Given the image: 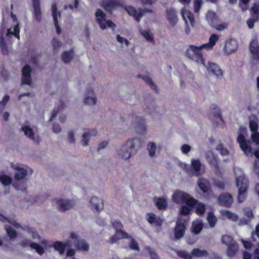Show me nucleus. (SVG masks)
Wrapping results in <instances>:
<instances>
[{"label": "nucleus", "mask_w": 259, "mask_h": 259, "mask_svg": "<svg viewBox=\"0 0 259 259\" xmlns=\"http://www.w3.org/2000/svg\"><path fill=\"white\" fill-rule=\"evenodd\" d=\"M205 48L200 46L190 45L185 51V55L187 58L195 62L197 64L205 66V58H204L203 50Z\"/></svg>", "instance_id": "nucleus-1"}, {"label": "nucleus", "mask_w": 259, "mask_h": 259, "mask_svg": "<svg viewBox=\"0 0 259 259\" xmlns=\"http://www.w3.org/2000/svg\"><path fill=\"white\" fill-rule=\"evenodd\" d=\"M172 199L177 204H185L189 206H195L197 200L183 191H176L172 194Z\"/></svg>", "instance_id": "nucleus-2"}, {"label": "nucleus", "mask_w": 259, "mask_h": 259, "mask_svg": "<svg viewBox=\"0 0 259 259\" xmlns=\"http://www.w3.org/2000/svg\"><path fill=\"white\" fill-rule=\"evenodd\" d=\"M236 184L238 188L237 200L238 202L242 203L246 199L248 180L244 175H241L236 178Z\"/></svg>", "instance_id": "nucleus-3"}, {"label": "nucleus", "mask_w": 259, "mask_h": 259, "mask_svg": "<svg viewBox=\"0 0 259 259\" xmlns=\"http://www.w3.org/2000/svg\"><path fill=\"white\" fill-rule=\"evenodd\" d=\"M188 221L179 217L176 221L173 233H174L175 239L178 240L185 235Z\"/></svg>", "instance_id": "nucleus-4"}, {"label": "nucleus", "mask_w": 259, "mask_h": 259, "mask_svg": "<svg viewBox=\"0 0 259 259\" xmlns=\"http://www.w3.org/2000/svg\"><path fill=\"white\" fill-rule=\"evenodd\" d=\"M96 21L100 25V28L105 30L107 26L114 28L116 27V25L111 20H106V15L102 11L98 9L96 12Z\"/></svg>", "instance_id": "nucleus-5"}, {"label": "nucleus", "mask_w": 259, "mask_h": 259, "mask_svg": "<svg viewBox=\"0 0 259 259\" xmlns=\"http://www.w3.org/2000/svg\"><path fill=\"white\" fill-rule=\"evenodd\" d=\"M124 10L127 12L130 16L134 17L137 22L140 21L141 18H142L145 13L151 12V10L148 8L144 9L140 8L138 10H137L134 7L130 5L124 7Z\"/></svg>", "instance_id": "nucleus-6"}, {"label": "nucleus", "mask_w": 259, "mask_h": 259, "mask_svg": "<svg viewBox=\"0 0 259 259\" xmlns=\"http://www.w3.org/2000/svg\"><path fill=\"white\" fill-rule=\"evenodd\" d=\"M136 140L137 139H132L127 140L126 144L123 145L121 149L118 151V155L121 156L122 158L126 160L130 158L135 148L134 141Z\"/></svg>", "instance_id": "nucleus-7"}, {"label": "nucleus", "mask_w": 259, "mask_h": 259, "mask_svg": "<svg viewBox=\"0 0 259 259\" xmlns=\"http://www.w3.org/2000/svg\"><path fill=\"white\" fill-rule=\"evenodd\" d=\"M124 1L123 0H104L102 2V7L106 11L111 13L116 7L124 8Z\"/></svg>", "instance_id": "nucleus-8"}, {"label": "nucleus", "mask_w": 259, "mask_h": 259, "mask_svg": "<svg viewBox=\"0 0 259 259\" xmlns=\"http://www.w3.org/2000/svg\"><path fill=\"white\" fill-rule=\"evenodd\" d=\"M201 163L198 159H193L191 161L190 166H186L185 170L189 175H195L197 177L201 176Z\"/></svg>", "instance_id": "nucleus-9"}, {"label": "nucleus", "mask_w": 259, "mask_h": 259, "mask_svg": "<svg viewBox=\"0 0 259 259\" xmlns=\"http://www.w3.org/2000/svg\"><path fill=\"white\" fill-rule=\"evenodd\" d=\"M70 238L75 240V246L79 250L83 251H88L89 249V245L84 240H79L78 239L77 236L74 233H71L70 235Z\"/></svg>", "instance_id": "nucleus-10"}, {"label": "nucleus", "mask_w": 259, "mask_h": 259, "mask_svg": "<svg viewBox=\"0 0 259 259\" xmlns=\"http://www.w3.org/2000/svg\"><path fill=\"white\" fill-rule=\"evenodd\" d=\"M233 202L232 196L230 193H222L218 197V202L221 206L230 207L231 206Z\"/></svg>", "instance_id": "nucleus-11"}, {"label": "nucleus", "mask_w": 259, "mask_h": 259, "mask_svg": "<svg viewBox=\"0 0 259 259\" xmlns=\"http://www.w3.org/2000/svg\"><path fill=\"white\" fill-rule=\"evenodd\" d=\"M51 10L54 24H55L56 29H57V34H60L61 33V29L60 27L59 23H58V18L60 17V13L57 9V5L56 3L52 4Z\"/></svg>", "instance_id": "nucleus-12"}, {"label": "nucleus", "mask_w": 259, "mask_h": 259, "mask_svg": "<svg viewBox=\"0 0 259 259\" xmlns=\"http://www.w3.org/2000/svg\"><path fill=\"white\" fill-rule=\"evenodd\" d=\"M206 159L211 167L214 169L215 172H220L219 160L218 157L212 153L206 155Z\"/></svg>", "instance_id": "nucleus-13"}, {"label": "nucleus", "mask_w": 259, "mask_h": 259, "mask_svg": "<svg viewBox=\"0 0 259 259\" xmlns=\"http://www.w3.org/2000/svg\"><path fill=\"white\" fill-rule=\"evenodd\" d=\"M238 143L239 144L240 147L245 154H249L252 151L251 147L248 144L245 140V138L242 134H239L237 139Z\"/></svg>", "instance_id": "nucleus-14"}, {"label": "nucleus", "mask_w": 259, "mask_h": 259, "mask_svg": "<svg viewBox=\"0 0 259 259\" xmlns=\"http://www.w3.org/2000/svg\"><path fill=\"white\" fill-rule=\"evenodd\" d=\"M53 246L56 250L59 251L60 254H63L65 251V248L71 247L72 244L69 240L66 241L65 243L57 241L53 243Z\"/></svg>", "instance_id": "nucleus-15"}, {"label": "nucleus", "mask_w": 259, "mask_h": 259, "mask_svg": "<svg viewBox=\"0 0 259 259\" xmlns=\"http://www.w3.org/2000/svg\"><path fill=\"white\" fill-rule=\"evenodd\" d=\"M249 51L253 56V59L255 60H259V45L256 39H252L250 41Z\"/></svg>", "instance_id": "nucleus-16"}, {"label": "nucleus", "mask_w": 259, "mask_h": 259, "mask_svg": "<svg viewBox=\"0 0 259 259\" xmlns=\"http://www.w3.org/2000/svg\"><path fill=\"white\" fill-rule=\"evenodd\" d=\"M32 3L33 7V19L37 22H40L41 21V11L40 8L39 0H32Z\"/></svg>", "instance_id": "nucleus-17"}, {"label": "nucleus", "mask_w": 259, "mask_h": 259, "mask_svg": "<svg viewBox=\"0 0 259 259\" xmlns=\"http://www.w3.org/2000/svg\"><path fill=\"white\" fill-rule=\"evenodd\" d=\"M181 15H182L183 19L184 20L187 25H188V22H189L191 27H194V25H195V19L194 18L193 13L191 11L188 10L183 9L181 11Z\"/></svg>", "instance_id": "nucleus-18"}, {"label": "nucleus", "mask_w": 259, "mask_h": 259, "mask_svg": "<svg viewBox=\"0 0 259 259\" xmlns=\"http://www.w3.org/2000/svg\"><path fill=\"white\" fill-rule=\"evenodd\" d=\"M146 218L147 221L151 225L158 227H160L161 225V219L160 218L157 217L153 212H148L147 213Z\"/></svg>", "instance_id": "nucleus-19"}, {"label": "nucleus", "mask_w": 259, "mask_h": 259, "mask_svg": "<svg viewBox=\"0 0 259 259\" xmlns=\"http://www.w3.org/2000/svg\"><path fill=\"white\" fill-rule=\"evenodd\" d=\"M90 203L91 204L92 209L96 210L100 212V210L104 208V203L102 199H100L96 197H92L90 198Z\"/></svg>", "instance_id": "nucleus-20"}, {"label": "nucleus", "mask_w": 259, "mask_h": 259, "mask_svg": "<svg viewBox=\"0 0 259 259\" xmlns=\"http://www.w3.org/2000/svg\"><path fill=\"white\" fill-rule=\"evenodd\" d=\"M238 48L237 42L236 40L231 39L226 41L225 51L227 54H230L235 52Z\"/></svg>", "instance_id": "nucleus-21"}, {"label": "nucleus", "mask_w": 259, "mask_h": 259, "mask_svg": "<svg viewBox=\"0 0 259 259\" xmlns=\"http://www.w3.org/2000/svg\"><path fill=\"white\" fill-rule=\"evenodd\" d=\"M203 228V223L201 219H197L193 221L192 225H191V231L194 234H198Z\"/></svg>", "instance_id": "nucleus-22"}, {"label": "nucleus", "mask_w": 259, "mask_h": 259, "mask_svg": "<svg viewBox=\"0 0 259 259\" xmlns=\"http://www.w3.org/2000/svg\"><path fill=\"white\" fill-rule=\"evenodd\" d=\"M112 227L116 230V235L121 234V238H128V234L124 231L122 230V225L119 221H115L112 222Z\"/></svg>", "instance_id": "nucleus-23"}, {"label": "nucleus", "mask_w": 259, "mask_h": 259, "mask_svg": "<svg viewBox=\"0 0 259 259\" xmlns=\"http://www.w3.org/2000/svg\"><path fill=\"white\" fill-rule=\"evenodd\" d=\"M166 19L169 23L172 26L175 25L178 21L177 12L174 9H170L166 10Z\"/></svg>", "instance_id": "nucleus-24"}, {"label": "nucleus", "mask_w": 259, "mask_h": 259, "mask_svg": "<svg viewBox=\"0 0 259 259\" xmlns=\"http://www.w3.org/2000/svg\"><path fill=\"white\" fill-rule=\"evenodd\" d=\"M219 39V36L218 35L213 34L210 35V37H209L208 42L205 43L201 46L205 48V50L207 51H210L213 49V47L215 45V44Z\"/></svg>", "instance_id": "nucleus-25"}, {"label": "nucleus", "mask_w": 259, "mask_h": 259, "mask_svg": "<svg viewBox=\"0 0 259 259\" xmlns=\"http://www.w3.org/2000/svg\"><path fill=\"white\" fill-rule=\"evenodd\" d=\"M57 204L59 206V210L64 212L67 210H70L72 207V204L70 200H63L59 199L57 201Z\"/></svg>", "instance_id": "nucleus-26"}, {"label": "nucleus", "mask_w": 259, "mask_h": 259, "mask_svg": "<svg viewBox=\"0 0 259 259\" xmlns=\"http://www.w3.org/2000/svg\"><path fill=\"white\" fill-rule=\"evenodd\" d=\"M197 185H198L199 189L203 193H207L210 190V183L206 179L204 178L199 179L198 181H197Z\"/></svg>", "instance_id": "nucleus-27"}, {"label": "nucleus", "mask_w": 259, "mask_h": 259, "mask_svg": "<svg viewBox=\"0 0 259 259\" xmlns=\"http://www.w3.org/2000/svg\"><path fill=\"white\" fill-rule=\"evenodd\" d=\"M15 169L17 172L15 174L14 179L17 181L25 179L27 176V170L23 167L17 166L15 167Z\"/></svg>", "instance_id": "nucleus-28"}, {"label": "nucleus", "mask_w": 259, "mask_h": 259, "mask_svg": "<svg viewBox=\"0 0 259 259\" xmlns=\"http://www.w3.org/2000/svg\"><path fill=\"white\" fill-rule=\"evenodd\" d=\"M208 70L217 77L222 76L223 74L221 69L214 63H209Z\"/></svg>", "instance_id": "nucleus-29"}, {"label": "nucleus", "mask_w": 259, "mask_h": 259, "mask_svg": "<svg viewBox=\"0 0 259 259\" xmlns=\"http://www.w3.org/2000/svg\"><path fill=\"white\" fill-rule=\"evenodd\" d=\"M97 135L96 130H92L90 132L85 133L82 136L81 142L84 146H87L89 145L90 142V137L91 136H96Z\"/></svg>", "instance_id": "nucleus-30"}, {"label": "nucleus", "mask_w": 259, "mask_h": 259, "mask_svg": "<svg viewBox=\"0 0 259 259\" xmlns=\"http://www.w3.org/2000/svg\"><path fill=\"white\" fill-rule=\"evenodd\" d=\"M211 114L212 115L213 117L220 119V120L224 122L223 118H222L221 111L220 109L218 108L217 105L212 104L210 107Z\"/></svg>", "instance_id": "nucleus-31"}, {"label": "nucleus", "mask_w": 259, "mask_h": 259, "mask_svg": "<svg viewBox=\"0 0 259 259\" xmlns=\"http://www.w3.org/2000/svg\"><path fill=\"white\" fill-rule=\"evenodd\" d=\"M20 28L19 24L17 23L16 25H15L14 28H13V31L12 30L11 28H9L7 29V32L6 35L8 37L11 35H14L17 39H20Z\"/></svg>", "instance_id": "nucleus-32"}, {"label": "nucleus", "mask_w": 259, "mask_h": 259, "mask_svg": "<svg viewBox=\"0 0 259 259\" xmlns=\"http://www.w3.org/2000/svg\"><path fill=\"white\" fill-rule=\"evenodd\" d=\"M140 34H142L143 37H144L147 41L151 44H154V38H153V34L151 33L149 30H140Z\"/></svg>", "instance_id": "nucleus-33"}, {"label": "nucleus", "mask_w": 259, "mask_h": 259, "mask_svg": "<svg viewBox=\"0 0 259 259\" xmlns=\"http://www.w3.org/2000/svg\"><path fill=\"white\" fill-rule=\"evenodd\" d=\"M65 106V105L62 101H59V105H58L57 107H55V108L53 109V112H52L51 118L49 119L50 122L52 121L54 118L57 115L58 113L63 110Z\"/></svg>", "instance_id": "nucleus-34"}, {"label": "nucleus", "mask_w": 259, "mask_h": 259, "mask_svg": "<svg viewBox=\"0 0 259 259\" xmlns=\"http://www.w3.org/2000/svg\"><path fill=\"white\" fill-rule=\"evenodd\" d=\"M193 257H206L208 255L207 251L204 249L201 250L198 248L193 249L192 251Z\"/></svg>", "instance_id": "nucleus-35"}, {"label": "nucleus", "mask_w": 259, "mask_h": 259, "mask_svg": "<svg viewBox=\"0 0 259 259\" xmlns=\"http://www.w3.org/2000/svg\"><path fill=\"white\" fill-rule=\"evenodd\" d=\"M73 54L72 51H65L62 54V60L65 63H68L73 59Z\"/></svg>", "instance_id": "nucleus-36"}, {"label": "nucleus", "mask_w": 259, "mask_h": 259, "mask_svg": "<svg viewBox=\"0 0 259 259\" xmlns=\"http://www.w3.org/2000/svg\"><path fill=\"white\" fill-rule=\"evenodd\" d=\"M138 77L143 79L144 81L146 82L147 84L150 86L151 89L157 92L156 85H155V84L153 82L152 79H151L150 77L147 75L142 76L141 75H138Z\"/></svg>", "instance_id": "nucleus-37"}, {"label": "nucleus", "mask_w": 259, "mask_h": 259, "mask_svg": "<svg viewBox=\"0 0 259 259\" xmlns=\"http://www.w3.org/2000/svg\"><path fill=\"white\" fill-rule=\"evenodd\" d=\"M195 206V212L199 216H202L204 214L205 211V205L202 202H197Z\"/></svg>", "instance_id": "nucleus-38"}, {"label": "nucleus", "mask_w": 259, "mask_h": 259, "mask_svg": "<svg viewBox=\"0 0 259 259\" xmlns=\"http://www.w3.org/2000/svg\"><path fill=\"white\" fill-rule=\"evenodd\" d=\"M21 131L24 133L25 136L29 138V139H34V133L33 130L29 126L24 125L21 127Z\"/></svg>", "instance_id": "nucleus-39"}, {"label": "nucleus", "mask_w": 259, "mask_h": 259, "mask_svg": "<svg viewBox=\"0 0 259 259\" xmlns=\"http://www.w3.org/2000/svg\"><path fill=\"white\" fill-rule=\"evenodd\" d=\"M207 221L208 222L209 227L213 228L215 227V224L217 223V219L214 215L213 212L209 211L207 215Z\"/></svg>", "instance_id": "nucleus-40"}, {"label": "nucleus", "mask_w": 259, "mask_h": 259, "mask_svg": "<svg viewBox=\"0 0 259 259\" xmlns=\"http://www.w3.org/2000/svg\"><path fill=\"white\" fill-rule=\"evenodd\" d=\"M206 20L209 24H213V23L219 21L217 16L213 11H208V12L207 13Z\"/></svg>", "instance_id": "nucleus-41"}, {"label": "nucleus", "mask_w": 259, "mask_h": 259, "mask_svg": "<svg viewBox=\"0 0 259 259\" xmlns=\"http://www.w3.org/2000/svg\"><path fill=\"white\" fill-rule=\"evenodd\" d=\"M228 246L227 255L230 257H233L235 255V254L238 251V246L236 244L231 245H227Z\"/></svg>", "instance_id": "nucleus-42"}, {"label": "nucleus", "mask_w": 259, "mask_h": 259, "mask_svg": "<svg viewBox=\"0 0 259 259\" xmlns=\"http://www.w3.org/2000/svg\"><path fill=\"white\" fill-rule=\"evenodd\" d=\"M222 215L227 218V219L231 220L232 221L236 222L238 219V217L237 214L227 210L223 211V212H222Z\"/></svg>", "instance_id": "nucleus-43"}, {"label": "nucleus", "mask_w": 259, "mask_h": 259, "mask_svg": "<svg viewBox=\"0 0 259 259\" xmlns=\"http://www.w3.org/2000/svg\"><path fill=\"white\" fill-rule=\"evenodd\" d=\"M195 206H189L188 205H183L181 206L179 209V214L181 215H188L191 213L192 208Z\"/></svg>", "instance_id": "nucleus-44"}, {"label": "nucleus", "mask_w": 259, "mask_h": 259, "mask_svg": "<svg viewBox=\"0 0 259 259\" xmlns=\"http://www.w3.org/2000/svg\"><path fill=\"white\" fill-rule=\"evenodd\" d=\"M141 131L145 132L146 130V127L145 124V120L142 117H137V126Z\"/></svg>", "instance_id": "nucleus-45"}, {"label": "nucleus", "mask_w": 259, "mask_h": 259, "mask_svg": "<svg viewBox=\"0 0 259 259\" xmlns=\"http://www.w3.org/2000/svg\"><path fill=\"white\" fill-rule=\"evenodd\" d=\"M177 255L181 258L183 259H192L193 258V255L192 253H190L187 251L185 250H179L177 252Z\"/></svg>", "instance_id": "nucleus-46"}, {"label": "nucleus", "mask_w": 259, "mask_h": 259, "mask_svg": "<svg viewBox=\"0 0 259 259\" xmlns=\"http://www.w3.org/2000/svg\"><path fill=\"white\" fill-rule=\"evenodd\" d=\"M209 25L214 29L219 31H223L227 28V24L226 23H218V22H216L213 23H210Z\"/></svg>", "instance_id": "nucleus-47"}, {"label": "nucleus", "mask_w": 259, "mask_h": 259, "mask_svg": "<svg viewBox=\"0 0 259 259\" xmlns=\"http://www.w3.org/2000/svg\"><path fill=\"white\" fill-rule=\"evenodd\" d=\"M222 242L225 244L226 245L236 244V243L234 241L231 236L226 235L222 237Z\"/></svg>", "instance_id": "nucleus-48"}, {"label": "nucleus", "mask_w": 259, "mask_h": 259, "mask_svg": "<svg viewBox=\"0 0 259 259\" xmlns=\"http://www.w3.org/2000/svg\"><path fill=\"white\" fill-rule=\"evenodd\" d=\"M30 247L31 248L35 250L37 253L40 255H42L44 253V248L36 243H31Z\"/></svg>", "instance_id": "nucleus-49"}, {"label": "nucleus", "mask_w": 259, "mask_h": 259, "mask_svg": "<svg viewBox=\"0 0 259 259\" xmlns=\"http://www.w3.org/2000/svg\"><path fill=\"white\" fill-rule=\"evenodd\" d=\"M0 182L4 186H8L11 184L12 179L7 175H1Z\"/></svg>", "instance_id": "nucleus-50"}, {"label": "nucleus", "mask_w": 259, "mask_h": 259, "mask_svg": "<svg viewBox=\"0 0 259 259\" xmlns=\"http://www.w3.org/2000/svg\"><path fill=\"white\" fill-rule=\"evenodd\" d=\"M156 149V146L155 145V143L153 142H150L148 145V150L149 152V155L150 156L153 157L155 155V151Z\"/></svg>", "instance_id": "nucleus-51"}, {"label": "nucleus", "mask_w": 259, "mask_h": 259, "mask_svg": "<svg viewBox=\"0 0 259 259\" xmlns=\"http://www.w3.org/2000/svg\"><path fill=\"white\" fill-rule=\"evenodd\" d=\"M202 4H203V0L193 1V9H194V12L195 13H199Z\"/></svg>", "instance_id": "nucleus-52"}, {"label": "nucleus", "mask_w": 259, "mask_h": 259, "mask_svg": "<svg viewBox=\"0 0 259 259\" xmlns=\"http://www.w3.org/2000/svg\"><path fill=\"white\" fill-rule=\"evenodd\" d=\"M7 233L8 234V236L10 237L11 239H15L17 237V232L13 229V228L8 227L6 228Z\"/></svg>", "instance_id": "nucleus-53"}, {"label": "nucleus", "mask_w": 259, "mask_h": 259, "mask_svg": "<svg viewBox=\"0 0 259 259\" xmlns=\"http://www.w3.org/2000/svg\"><path fill=\"white\" fill-rule=\"evenodd\" d=\"M249 129L252 133L257 132L258 130V123L255 120L249 121Z\"/></svg>", "instance_id": "nucleus-54"}, {"label": "nucleus", "mask_w": 259, "mask_h": 259, "mask_svg": "<svg viewBox=\"0 0 259 259\" xmlns=\"http://www.w3.org/2000/svg\"><path fill=\"white\" fill-rule=\"evenodd\" d=\"M217 150L219 151L220 153L222 155L226 156L229 154V152L228 151L227 149L224 148L223 145L222 144L218 145Z\"/></svg>", "instance_id": "nucleus-55"}, {"label": "nucleus", "mask_w": 259, "mask_h": 259, "mask_svg": "<svg viewBox=\"0 0 259 259\" xmlns=\"http://www.w3.org/2000/svg\"><path fill=\"white\" fill-rule=\"evenodd\" d=\"M96 103L95 97H90L87 96L84 99V104L88 105H93Z\"/></svg>", "instance_id": "nucleus-56"}, {"label": "nucleus", "mask_w": 259, "mask_h": 259, "mask_svg": "<svg viewBox=\"0 0 259 259\" xmlns=\"http://www.w3.org/2000/svg\"><path fill=\"white\" fill-rule=\"evenodd\" d=\"M21 185L20 182H14L13 183V186L14 187L15 189H16L17 190H21L23 192H26L27 191V187L23 184L21 186L20 185Z\"/></svg>", "instance_id": "nucleus-57"}, {"label": "nucleus", "mask_w": 259, "mask_h": 259, "mask_svg": "<svg viewBox=\"0 0 259 259\" xmlns=\"http://www.w3.org/2000/svg\"><path fill=\"white\" fill-rule=\"evenodd\" d=\"M21 83L22 84L30 85L31 84V75H22Z\"/></svg>", "instance_id": "nucleus-58"}, {"label": "nucleus", "mask_w": 259, "mask_h": 259, "mask_svg": "<svg viewBox=\"0 0 259 259\" xmlns=\"http://www.w3.org/2000/svg\"><path fill=\"white\" fill-rule=\"evenodd\" d=\"M244 215L249 219L253 218L252 210L250 208H245L243 209Z\"/></svg>", "instance_id": "nucleus-59"}, {"label": "nucleus", "mask_w": 259, "mask_h": 259, "mask_svg": "<svg viewBox=\"0 0 259 259\" xmlns=\"http://www.w3.org/2000/svg\"><path fill=\"white\" fill-rule=\"evenodd\" d=\"M213 185V186L219 188V189L221 190H224V188H225V184H224V183L218 180H214Z\"/></svg>", "instance_id": "nucleus-60"}, {"label": "nucleus", "mask_w": 259, "mask_h": 259, "mask_svg": "<svg viewBox=\"0 0 259 259\" xmlns=\"http://www.w3.org/2000/svg\"><path fill=\"white\" fill-rule=\"evenodd\" d=\"M31 69L29 65H25L22 69V75H31Z\"/></svg>", "instance_id": "nucleus-61"}, {"label": "nucleus", "mask_w": 259, "mask_h": 259, "mask_svg": "<svg viewBox=\"0 0 259 259\" xmlns=\"http://www.w3.org/2000/svg\"><path fill=\"white\" fill-rule=\"evenodd\" d=\"M52 44H53L55 50H57L61 47V42L57 38H54L53 40H52Z\"/></svg>", "instance_id": "nucleus-62"}, {"label": "nucleus", "mask_w": 259, "mask_h": 259, "mask_svg": "<svg viewBox=\"0 0 259 259\" xmlns=\"http://www.w3.org/2000/svg\"><path fill=\"white\" fill-rule=\"evenodd\" d=\"M130 248L139 251V247L138 245V243L136 242V240L132 239V241H131L130 243Z\"/></svg>", "instance_id": "nucleus-63"}, {"label": "nucleus", "mask_w": 259, "mask_h": 259, "mask_svg": "<svg viewBox=\"0 0 259 259\" xmlns=\"http://www.w3.org/2000/svg\"><path fill=\"white\" fill-rule=\"evenodd\" d=\"M251 139L257 145H259V134L258 132L252 133Z\"/></svg>", "instance_id": "nucleus-64"}]
</instances>
